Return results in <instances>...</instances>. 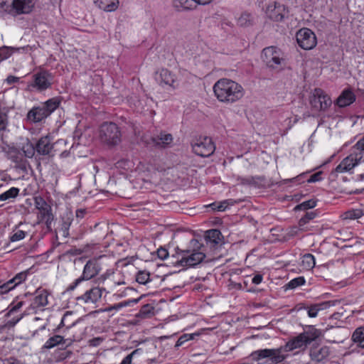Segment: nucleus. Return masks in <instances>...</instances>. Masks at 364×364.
<instances>
[{"mask_svg": "<svg viewBox=\"0 0 364 364\" xmlns=\"http://www.w3.org/2000/svg\"><path fill=\"white\" fill-rule=\"evenodd\" d=\"M319 333L316 331L313 337L308 336V333H301L293 339L289 341L285 345L277 348H264L253 351L250 354L252 360L259 362L265 360L264 363L280 364L288 357L289 352L306 346L314 338L318 337Z\"/></svg>", "mask_w": 364, "mask_h": 364, "instance_id": "nucleus-1", "label": "nucleus"}, {"mask_svg": "<svg viewBox=\"0 0 364 364\" xmlns=\"http://www.w3.org/2000/svg\"><path fill=\"white\" fill-rule=\"evenodd\" d=\"M213 92L220 102L228 104L240 100L244 95L242 87L228 78L218 80L213 85Z\"/></svg>", "mask_w": 364, "mask_h": 364, "instance_id": "nucleus-2", "label": "nucleus"}, {"mask_svg": "<svg viewBox=\"0 0 364 364\" xmlns=\"http://www.w3.org/2000/svg\"><path fill=\"white\" fill-rule=\"evenodd\" d=\"M205 257V254L201 252L177 248L176 255L171 257L170 263L183 267H192L200 263Z\"/></svg>", "mask_w": 364, "mask_h": 364, "instance_id": "nucleus-3", "label": "nucleus"}, {"mask_svg": "<svg viewBox=\"0 0 364 364\" xmlns=\"http://www.w3.org/2000/svg\"><path fill=\"white\" fill-rule=\"evenodd\" d=\"M34 5L33 0H0V6L14 16L30 14Z\"/></svg>", "mask_w": 364, "mask_h": 364, "instance_id": "nucleus-4", "label": "nucleus"}, {"mask_svg": "<svg viewBox=\"0 0 364 364\" xmlns=\"http://www.w3.org/2000/svg\"><path fill=\"white\" fill-rule=\"evenodd\" d=\"M261 57L265 65L271 69H281L285 65L284 53L275 46L264 48Z\"/></svg>", "mask_w": 364, "mask_h": 364, "instance_id": "nucleus-5", "label": "nucleus"}, {"mask_svg": "<svg viewBox=\"0 0 364 364\" xmlns=\"http://www.w3.org/2000/svg\"><path fill=\"white\" fill-rule=\"evenodd\" d=\"M100 138L108 146H114L121 141V132L115 123L105 122L100 129Z\"/></svg>", "mask_w": 364, "mask_h": 364, "instance_id": "nucleus-6", "label": "nucleus"}, {"mask_svg": "<svg viewBox=\"0 0 364 364\" xmlns=\"http://www.w3.org/2000/svg\"><path fill=\"white\" fill-rule=\"evenodd\" d=\"M101 264L98 259H90L85 264L82 274L80 277L75 279L68 288L67 291L74 290L84 280H89L95 277L101 271Z\"/></svg>", "mask_w": 364, "mask_h": 364, "instance_id": "nucleus-7", "label": "nucleus"}, {"mask_svg": "<svg viewBox=\"0 0 364 364\" xmlns=\"http://www.w3.org/2000/svg\"><path fill=\"white\" fill-rule=\"evenodd\" d=\"M309 102L315 111H326L332 104L330 97L320 88L314 89Z\"/></svg>", "mask_w": 364, "mask_h": 364, "instance_id": "nucleus-8", "label": "nucleus"}, {"mask_svg": "<svg viewBox=\"0 0 364 364\" xmlns=\"http://www.w3.org/2000/svg\"><path fill=\"white\" fill-rule=\"evenodd\" d=\"M193 151L201 156L208 157L211 156L215 150V146L209 137H200L196 139L191 144Z\"/></svg>", "mask_w": 364, "mask_h": 364, "instance_id": "nucleus-9", "label": "nucleus"}, {"mask_svg": "<svg viewBox=\"0 0 364 364\" xmlns=\"http://www.w3.org/2000/svg\"><path fill=\"white\" fill-rule=\"evenodd\" d=\"M33 79L30 86L39 92H42L51 87L53 77L48 71L41 70L33 75Z\"/></svg>", "mask_w": 364, "mask_h": 364, "instance_id": "nucleus-10", "label": "nucleus"}, {"mask_svg": "<svg viewBox=\"0 0 364 364\" xmlns=\"http://www.w3.org/2000/svg\"><path fill=\"white\" fill-rule=\"evenodd\" d=\"M298 45L304 50L313 49L317 44L315 33L309 28H303L296 35Z\"/></svg>", "mask_w": 364, "mask_h": 364, "instance_id": "nucleus-11", "label": "nucleus"}, {"mask_svg": "<svg viewBox=\"0 0 364 364\" xmlns=\"http://www.w3.org/2000/svg\"><path fill=\"white\" fill-rule=\"evenodd\" d=\"M35 206L38 210V219L40 221L45 222L46 226L49 228L53 220L51 207L41 197L35 198Z\"/></svg>", "mask_w": 364, "mask_h": 364, "instance_id": "nucleus-12", "label": "nucleus"}, {"mask_svg": "<svg viewBox=\"0 0 364 364\" xmlns=\"http://www.w3.org/2000/svg\"><path fill=\"white\" fill-rule=\"evenodd\" d=\"M105 291L104 288L94 287L89 290H87L82 295L76 298L77 304L82 305L84 304H95L98 302L101 297L102 292Z\"/></svg>", "mask_w": 364, "mask_h": 364, "instance_id": "nucleus-13", "label": "nucleus"}, {"mask_svg": "<svg viewBox=\"0 0 364 364\" xmlns=\"http://www.w3.org/2000/svg\"><path fill=\"white\" fill-rule=\"evenodd\" d=\"M363 160V156L351 151L350 155L344 158L335 168L336 173L350 171Z\"/></svg>", "mask_w": 364, "mask_h": 364, "instance_id": "nucleus-14", "label": "nucleus"}, {"mask_svg": "<svg viewBox=\"0 0 364 364\" xmlns=\"http://www.w3.org/2000/svg\"><path fill=\"white\" fill-rule=\"evenodd\" d=\"M265 13L267 16L274 21H281L284 19L287 11L284 5L272 1L266 6Z\"/></svg>", "mask_w": 364, "mask_h": 364, "instance_id": "nucleus-15", "label": "nucleus"}, {"mask_svg": "<svg viewBox=\"0 0 364 364\" xmlns=\"http://www.w3.org/2000/svg\"><path fill=\"white\" fill-rule=\"evenodd\" d=\"M28 271H24L21 272L20 273H18L16 274L15 277H14L12 279L4 282L1 280L0 281V294H6L9 292V291L14 289L17 285L22 283V282L25 281L27 275H28Z\"/></svg>", "mask_w": 364, "mask_h": 364, "instance_id": "nucleus-16", "label": "nucleus"}, {"mask_svg": "<svg viewBox=\"0 0 364 364\" xmlns=\"http://www.w3.org/2000/svg\"><path fill=\"white\" fill-rule=\"evenodd\" d=\"M54 148V144L49 135L41 137L36 143V154L41 156H50Z\"/></svg>", "mask_w": 364, "mask_h": 364, "instance_id": "nucleus-17", "label": "nucleus"}, {"mask_svg": "<svg viewBox=\"0 0 364 364\" xmlns=\"http://www.w3.org/2000/svg\"><path fill=\"white\" fill-rule=\"evenodd\" d=\"M156 78L161 86L165 85L176 89L178 85L175 75L167 69L163 68L157 72Z\"/></svg>", "mask_w": 364, "mask_h": 364, "instance_id": "nucleus-18", "label": "nucleus"}, {"mask_svg": "<svg viewBox=\"0 0 364 364\" xmlns=\"http://www.w3.org/2000/svg\"><path fill=\"white\" fill-rule=\"evenodd\" d=\"M154 146L158 148H166L173 142V136L171 134L161 132L159 134L151 138Z\"/></svg>", "mask_w": 364, "mask_h": 364, "instance_id": "nucleus-19", "label": "nucleus"}, {"mask_svg": "<svg viewBox=\"0 0 364 364\" xmlns=\"http://www.w3.org/2000/svg\"><path fill=\"white\" fill-rule=\"evenodd\" d=\"M329 348L327 346L311 348L309 355L312 360L321 362L329 355Z\"/></svg>", "mask_w": 364, "mask_h": 364, "instance_id": "nucleus-20", "label": "nucleus"}, {"mask_svg": "<svg viewBox=\"0 0 364 364\" xmlns=\"http://www.w3.org/2000/svg\"><path fill=\"white\" fill-rule=\"evenodd\" d=\"M49 115L43 107H33L27 114V118L33 122H39Z\"/></svg>", "mask_w": 364, "mask_h": 364, "instance_id": "nucleus-21", "label": "nucleus"}, {"mask_svg": "<svg viewBox=\"0 0 364 364\" xmlns=\"http://www.w3.org/2000/svg\"><path fill=\"white\" fill-rule=\"evenodd\" d=\"M355 100V95L349 89L344 90L338 97L336 104L340 107H344L351 105Z\"/></svg>", "mask_w": 364, "mask_h": 364, "instance_id": "nucleus-22", "label": "nucleus"}, {"mask_svg": "<svg viewBox=\"0 0 364 364\" xmlns=\"http://www.w3.org/2000/svg\"><path fill=\"white\" fill-rule=\"evenodd\" d=\"M94 3L100 9L105 11H114L119 6L118 0H95Z\"/></svg>", "mask_w": 364, "mask_h": 364, "instance_id": "nucleus-23", "label": "nucleus"}, {"mask_svg": "<svg viewBox=\"0 0 364 364\" xmlns=\"http://www.w3.org/2000/svg\"><path fill=\"white\" fill-rule=\"evenodd\" d=\"M36 296H35L32 305L34 308L45 306L48 304V293L46 290L36 291Z\"/></svg>", "mask_w": 364, "mask_h": 364, "instance_id": "nucleus-24", "label": "nucleus"}, {"mask_svg": "<svg viewBox=\"0 0 364 364\" xmlns=\"http://www.w3.org/2000/svg\"><path fill=\"white\" fill-rule=\"evenodd\" d=\"M254 16L247 11L242 12L237 18V23L241 27H249L255 24Z\"/></svg>", "mask_w": 364, "mask_h": 364, "instance_id": "nucleus-25", "label": "nucleus"}, {"mask_svg": "<svg viewBox=\"0 0 364 364\" xmlns=\"http://www.w3.org/2000/svg\"><path fill=\"white\" fill-rule=\"evenodd\" d=\"M66 339H65L63 336L59 335H55L53 337H50L43 346L41 348V351H43L45 349H50L54 348L55 346L65 343Z\"/></svg>", "mask_w": 364, "mask_h": 364, "instance_id": "nucleus-26", "label": "nucleus"}, {"mask_svg": "<svg viewBox=\"0 0 364 364\" xmlns=\"http://www.w3.org/2000/svg\"><path fill=\"white\" fill-rule=\"evenodd\" d=\"M72 219L70 217L63 218L60 227L58 230V232L64 237L69 236V229L72 223Z\"/></svg>", "mask_w": 364, "mask_h": 364, "instance_id": "nucleus-27", "label": "nucleus"}, {"mask_svg": "<svg viewBox=\"0 0 364 364\" xmlns=\"http://www.w3.org/2000/svg\"><path fill=\"white\" fill-rule=\"evenodd\" d=\"M60 100L58 97H53L52 99L46 101L43 105V108L48 112V114L50 115L53 112H54L60 105Z\"/></svg>", "mask_w": 364, "mask_h": 364, "instance_id": "nucleus-28", "label": "nucleus"}, {"mask_svg": "<svg viewBox=\"0 0 364 364\" xmlns=\"http://www.w3.org/2000/svg\"><path fill=\"white\" fill-rule=\"evenodd\" d=\"M352 338L359 346L364 348V326L357 328L353 333Z\"/></svg>", "mask_w": 364, "mask_h": 364, "instance_id": "nucleus-29", "label": "nucleus"}, {"mask_svg": "<svg viewBox=\"0 0 364 364\" xmlns=\"http://www.w3.org/2000/svg\"><path fill=\"white\" fill-rule=\"evenodd\" d=\"M235 203V201L232 199H228L223 200L220 203H213L210 205V206L214 210L218 211H224L225 209L230 206L233 205Z\"/></svg>", "mask_w": 364, "mask_h": 364, "instance_id": "nucleus-30", "label": "nucleus"}, {"mask_svg": "<svg viewBox=\"0 0 364 364\" xmlns=\"http://www.w3.org/2000/svg\"><path fill=\"white\" fill-rule=\"evenodd\" d=\"M154 307L149 304H145L141 306L139 313L136 314V316L139 318H146L151 316L154 314Z\"/></svg>", "mask_w": 364, "mask_h": 364, "instance_id": "nucleus-31", "label": "nucleus"}, {"mask_svg": "<svg viewBox=\"0 0 364 364\" xmlns=\"http://www.w3.org/2000/svg\"><path fill=\"white\" fill-rule=\"evenodd\" d=\"M301 266L304 269H311L315 266V259L311 254H306L303 256Z\"/></svg>", "mask_w": 364, "mask_h": 364, "instance_id": "nucleus-32", "label": "nucleus"}, {"mask_svg": "<svg viewBox=\"0 0 364 364\" xmlns=\"http://www.w3.org/2000/svg\"><path fill=\"white\" fill-rule=\"evenodd\" d=\"M316 215V213L314 211L306 213V214L299 221V226L300 230L302 231H306L307 228H306L304 225L310 220H313Z\"/></svg>", "mask_w": 364, "mask_h": 364, "instance_id": "nucleus-33", "label": "nucleus"}, {"mask_svg": "<svg viewBox=\"0 0 364 364\" xmlns=\"http://www.w3.org/2000/svg\"><path fill=\"white\" fill-rule=\"evenodd\" d=\"M18 193H19L18 188L12 187L7 191H6L0 195V200L4 201V200H9L11 198H14L18 195Z\"/></svg>", "mask_w": 364, "mask_h": 364, "instance_id": "nucleus-34", "label": "nucleus"}, {"mask_svg": "<svg viewBox=\"0 0 364 364\" xmlns=\"http://www.w3.org/2000/svg\"><path fill=\"white\" fill-rule=\"evenodd\" d=\"M363 215V213L362 210L360 209H353L345 212L343 215V219L345 220H354L358 219L361 216Z\"/></svg>", "mask_w": 364, "mask_h": 364, "instance_id": "nucleus-35", "label": "nucleus"}, {"mask_svg": "<svg viewBox=\"0 0 364 364\" xmlns=\"http://www.w3.org/2000/svg\"><path fill=\"white\" fill-rule=\"evenodd\" d=\"M221 232L220 230L216 229L210 230L206 232V239H208L210 242L218 244V241L220 238Z\"/></svg>", "mask_w": 364, "mask_h": 364, "instance_id": "nucleus-36", "label": "nucleus"}, {"mask_svg": "<svg viewBox=\"0 0 364 364\" xmlns=\"http://www.w3.org/2000/svg\"><path fill=\"white\" fill-rule=\"evenodd\" d=\"M18 48L13 47L2 46L0 47V63L8 58H9L14 50H17Z\"/></svg>", "mask_w": 364, "mask_h": 364, "instance_id": "nucleus-37", "label": "nucleus"}, {"mask_svg": "<svg viewBox=\"0 0 364 364\" xmlns=\"http://www.w3.org/2000/svg\"><path fill=\"white\" fill-rule=\"evenodd\" d=\"M193 0H175L176 7H181L186 10L193 9L196 7Z\"/></svg>", "mask_w": 364, "mask_h": 364, "instance_id": "nucleus-38", "label": "nucleus"}, {"mask_svg": "<svg viewBox=\"0 0 364 364\" xmlns=\"http://www.w3.org/2000/svg\"><path fill=\"white\" fill-rule=\"evenodd\" d=\"M22 150L26 157L32 158L36 152V144L34 145L31 142L28 141L23 146Z\"/></svg>", "mask_w": 364, "mask_h": 364, "instance_id": "nucleus-39", "label": "nucleus"}, {"mask_svg": "<svg viewBox=\"0 0 364 364\" xmlns=\"http://www.w3.org/2000/svg\"><path fill=\"white\" fill-rule=\"evenodd\" d=\"M150 280V274L146 271H139L136 275V281L141 284H146Z\"/></svg>", "mask_w": 364, "mask_h": 364, "instance_id": "nucleus-40", "label": "nucleus"}, {"mask_svg": "<svg viewBox=\"0 0 364 364\" xmlns=\"http://www.w3.org/2000/svg\"><path fill=\"white\" fill-rule=\"evenodd\" d=\"M351 151L355 152V154H360L363 156L364 154V136L360 139L356 144L352 146Z\"/></svg>", "mask_w": 364, "mask_h": 364, "instance_id": "nucleus-41", "label": "nucleus"}, {"mask_svg": "<svg viewBox=\"0 0 364 364\" xmlns=\"http://www.w3.org/2000/svg\"><path fill=\"white\" fill-rule=\"evenodd\" d=\"M305 279L303 277H299L291 279L287 284L288 288L294 289L297 287L304 284Z\"/></svg>", "mask_w": 364, "mask_h": 364, "instance_id": "nucleus-42", "label": "nucleus"}, {"mask_svg": "<svg viewBox=\"0 0 364 364\" xmlns=\"http://www.w3.org/2000/svg\"><path fill=\"white\" fill-rule=\"evenodd\" d=\"M198 334H183L177 341L175 347L178 348L182 346L185 342L193 339Z\"/></svg>", "mask_w": 364, "mask_h": 364, "instance_id": "nucleus-43", "label": "nucleus"}, {"mask_svg": "<svg viewBox=\"0 0 364 364\" xmlns=\"http://www.w3.org/2000/svg\"><path fill=\"white\" fill-rule=\"evenodd\" d=\"M26 232L21 230H17L16 231H14V233L10 237V241L11 242H16V241L21 240L23 239L26 237Z\"/></svg>", "mask_w": 364, "mask_h": 364, "instance_id": "nucleus-44", "label": "nucleus"}, {"mask_svg": "<svg viewBox=\"0 0 364 364\" xmlns=\"http://www.w3.org/2000/svg\"><path fill=\"white\" fill-rule=\"evenodd\" d=\"M316 203L314 200H309L303 202L302 203L298 205L296 207V209L299 210H307L309 208H313L316 206Z\"/></svg>", "mask_w": 364, "mask_h": 364, "instance_id": "nucleus-45", "label": "nucleus"}, {"mask_svg": "<svg viewBox=\"0 0 364 364\" xmlns=\"http://www.w3.org/2000/svg\"><path fill=\"white\" fill-rule=\"evenodd\" d=\"M8 124V115L5 112H0V131H4Z\"/></svg>", "mask_w": 364, "mask_h": 364, "instance_id": "nucleus-46", "label": "nucleus"}, {"mask_svg": "<svg viewBox=\"0 0 364 364\" xmlns=\"http://www.w3.org/2000/svg\"><path fill=\"white\" fill-rule=\"evenodd\" d=\"M141 350V348H137V349L134 350V351H132L130 354H129L128 355H127V356L123 359V360L122 361V363H121L120 364H131L132 357H133L134 355L139 353Z\"/></svg>", "mask_w": 364, "mask_h": 364, "instance_id": "nucleus-47", "label": "nucleus"}, {"mask_svg": "<svg viewBox=\"0 0 364 364\" xmlns=\"http://www.w3.org/2000/svg\"><path fill=\"white\" fill-rule=\"evenodd\" d=\"M238 180L240 181L241 184L243 185H255V177H249V178H238Z\"/></svg>", "mask_w": 364, "mask_h": 364, "instance_id": "nucleus-48", "label": "nucleus"}, {"mask_svg": "<svg viewBox=\"0 0 364 364\" xmlns=\"http://www.w3.org/2000/svg\"><path fill=\"white\" fill-rule=\"evenodd\" d=\"M336 303V301H328L320 304H316V305L319 306V307L318 308L319 311L320 310L326 309L330 306H334Z\"/></svg>", "mask_w": 364, "mask_h": 364, "instance_id": "nucleus-49", "label": "nucleus"}, {"mask_svg": "<svg viewBox=\"0 0 364 364\" xmlns=\"http://www.w3.org/2000/svg\"><path fill=\"white\" fill-rule=\"evenodd\" d=\"M319 306H317L316 304L311 306L308 310V315L309 317L314 318L317 316L318 312Z\"/></svg>", "mask_w": 364, "mask_h": 364, "instance_id": "nucleus-50", "label": "nucleus"}, {"mask_svg": "<svg viewBox=\"0 0 364 364\" xmlns=\"http://www.w3.org/2000/svg\"><path fill=\"white\" fill-rule=\"evenodd\" d=\"M157 255L159 259L164 260L168 257V250L164 247H160L157 250Z\"/></svg>", "mask_w": 364, "mask_h": 364, "instance_id": "nucleus-51", "label": "nucleus"}, {"mask_svg": "<svg viewBox=\"0 0 364 364\" xmlns=\"http://www.w3.org/2000/svg\"><path fill=\"white\" fill-rule=\"evenodd\" d=\"M72 316V312L71 311H66L65 313V314L63 315L62 319H61V321H60V323L59 324V326H58V328H60L61 327H63V326H66L67 327V324H66V319H68L69 317H70Z\"/></svg>", "mask_w": 364, "mask_h": 364, "instance_id": "nucleus-52", "label": "nucleus"}, {"mask_svg": "<svg viewBox=\"0 0 364 364\" xmlns=\"http://www.w3.org/2000/svg\"><path fill=\"white\" fill-rule=\"evenodd\" d=\"M321 172H317L310 176V178L307 180L308 183H315L321 180Z\"/></svg>", "mask_w": 364, "mask_h": 364, "instance_id": "nucleus-53", "label": "nucleus"}, {"mask_svg": "<svg viewBox=\"0 0 364 364\" xmlns=\"http://www.w3.org/2000/svg\"><path fill=\"white\" fill-rule=\"evenodd\" d=\"M305 173H301V174H299V176L294 177V178H290V179H286L284 180V183H287V182H298V183H301V180L304 178Z\"/></svg>", "mask_w": 364, "mask_h": 364, "instance_id": "nucleus-54", "label": "nucleus"}, {"mask_svg": "<svg viewBox=\"0 0 364 364\" xmlns=\"http://www.w3.org/2000/svg\"><path fill=\"white\" fill-rule=\"evenodd\" d=\"M121 308H122V305L121 304V303H118V304H114L112 306H110L109 307H107L105 311H111L112 310H119Z\"/></svg>", "mask_w": 364, "mask_h": 364, "instance_id": "nucleus-55", "label": "nucleus"}, {"mask_svg": "<svg viewBox=\"0 0 364 364\" xmlns=\"http://www.w3.org/2000/svg\"><path fill=\"white\" fill-rule=\"evenodd\" d=\"M18 80H19V77H16V76H13V75L8 76L6 80L7 83L9 84V85L13 84L14 82H18Z\"/></svg>", "mask_w": 364, "mask_h": 364, "instance_id": "nucleus-56", "label": "nucleus"}, {"mask_svg": "<svg viewBox=\"0 0 364 364\" xmlns=\"http://www.w3.org/2000/svg\"><path fill=\"white\" fill-rule=\"evenodd\" d=\"M23 306V301L18 302L15 306H14L9 311L8 314L10 315L13 312L16 311Z\"/></svg>", "mask_w": 364, "mask_h": 364, "instance_id": "nucleus-57", "label": "nucleus"}, {"mask_svg": "<svg viewBox=\"0 0 364 364\" xmlns=\"http://www.w3.org/2000/svg\"><path fill=\"white\" fill-rule=\"evenodd\" d=\"M262 281V276L261 274H256L252 279V282L255 284H259Z\"/></svg>", "mask_w": 364, "mask_h": 364, "instance_id": "nucleus-58", "label": "nucleus"}, {"mask_svg": "<svg viewBox=\"0 0 364 364\" xmlns=\"http://www.w3.org/2000/svg\"><path fill=\"white\" fill-rule=\"evenodd\" d=\"M139 299H131V300L125 301L120 302V303L122 305V307H124V306H127L130 305V304H132V303L136 304L139 301Z\"/></svg>", "mask_w": 364, "mask_h": 364, "instance_id": "nucleus-59", "label": "nucleus"}, {"mask_svg": "<svg viewBox=\"0 0 364 364\" xmlns=\"http://www.w3.org/2000/svg\"><path fill=\"white\" fill-rule=\"evenodd\" d=\"M197 4L205 5L211 2L212 0H193Z\"/></svg>", "mask_w": 364, "mask_h": 364, "instance_id": "nucleus-60", "label": "nucleus"}, {"mask_svg": "<svg viewBox=\"0 0 364 364\" xmlns=\"http://www.w3.org/2000/svg\"><path fill=\"white\" fill-rule=\"evenodd\" d=\"M85 210H77L76 216L77 218H82L84 216Z\"/></svg>", "mask_w": 364, "mask_h": 364, "instance_id": "nucleus-61", "label": "nucleus"}, {"mask_svg": "<svg viewBox=\"0 0 364 364\" xmlns=\"http://www.w3.org/2000/svg\"><path fill=\"white\" fill-rule=\"evenodd\" d=\"M66 324L68 325L67 326V328H69L71 326L75 325V322L74 321H68V319H66Z\"/></svg>", "mask_w": 364, "mask_h": 364, "instance_id": "nucleus-62", "label": "nucleus"}, {"mask_svg": "<svg viewBox=\"0 0 364 364\" xmlns=\"http://www.w3.org/2000/svg\"><path fill=\"white\" fill-rule=\"evenodd\" d=\"M191 243L193 244V245H195L198 244V242L196 240H191Z\"/></svg>", "mask_w": 364, "mask_h": 364, "instance_id": "nucleus-63", "label": "nucleus"}, {"mask_svg": "<svg viewBox=\"0 0 364 364\" xmlns=\"http://www.w3.org/2000/svg\"><path fill=\"white\" fill-rule=\"evenodd\" d=\"M359 180H360V181L364 180V173L360 174V175L359 176Z\"/></svg>", "mask_w": 364, "mask_h": 364, "instance_id": "nucleus-64", "label": "nucleus"}]
</instances>
